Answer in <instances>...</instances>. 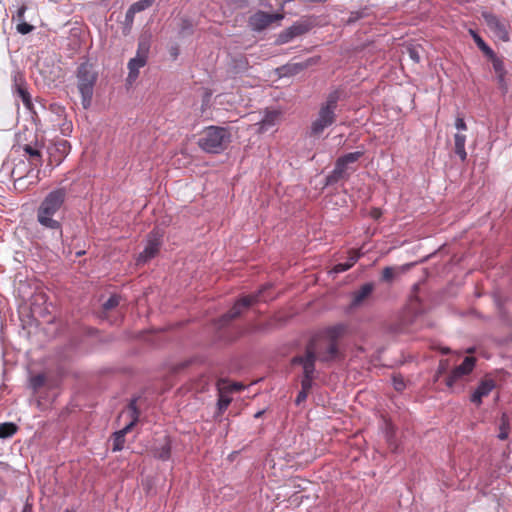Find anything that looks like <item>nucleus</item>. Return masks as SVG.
I'll list each match as a JSON object with an SVG mask.
<instances>
[{
  "label": "nucleus",
  "mask_w": 512,
  "mask_h": 512,
  "mask_svg": "<svg viewBox=\"0 0 512 512\" xmlns=\"http://www.w3.org/2000/svg\"><path fill=\"white\" fill-rule=\"evenodd\" d=\"M67 195L66 188H56L43 198L36 210L37 222L44 229L50 230L56 240L62 239L63 230L62 223L54 217L64 205Z\"/></svg>",
  "instance_id": "nucleus-1"
},
{
  "label": "nucleus",
  "mask_w": 512,
  "mask_h": 512,
  "mask_svg": "<svg viewBox=\"0 0 512 512\" xmlns=\"http://www.w3.org/2000/svg\"><path fill=\"white\" fill-rule=\"evenodd\" d=\"M344 90L335 88L331 90L325 100L320 104L316 118L311 122L309 135L320 138L323 132L337 121L338 103L343 98Z\"/></svg>",
  "instance_id": "nucleus-2"
},
{
  "label": "nucleus",
  "mask_w": 512,
  "mask_h": 512,
  "mask_svg": "<svg viewBox=\"0 0 512 512\" xmlns=\"http://www.w3.org/2000/svg\"><path fill=\"white\" fill-rule=\"evenodd\" d=\"M271 287V284H266L262 286L257 292L239 298L234 303L233 307L219 318L216 324L217 328L224 329L233 320L239 318L243 312L250 308L252 305L274 299V296L268 295V291Z\"/></svg>",
  "instance_id": "nucleus-3"
},
{
  "label": "nucleus",
  "mask_w": 512,
  "mask_h": 512,
  "mask_svg": "<svg viewBox=\"0 0 512 512\" xmlns=\"http://www.w3.org/2000/svg\"><path fill=\"white\" fill-rule=\"evenodd\" d=\"M231 137L229 128L211 125L203 130L197 144L206 153L220 154L228 148Z\"/></svg>",
  "instance_id": "nucleus-4"
},
{
  "label": "nucleus",
  "mask_w": 512,
  "mask_h": 512,
  "mask_svg": "<svg viewBox=\"0 0 512 512\" xmlns=\"http://www.w3.org/2000/svg\"><path fill=\"white\" fill-rule=\"evenodd\" d=\"M77 89L81 95V104L84 109L91 106L94 87L98 79V72L94 64L89 61L82 62L76 71Z\"/></svg>",
  "instance_id": "nucleus-5"
},
{
  "label": "nucleus",
  "mask_w": 512,
  "mask_h": 512,
  "mask_svg": "<svg viewBox=\"0 0 512 512\" xmlns=\"http://www.w3.org/2000/svg\"><path fill=\"white\" fill-rule=\"evenodd\" d=\"M314 356L311 351H308L306 355H296L292 358V365H299L302 367V379H301V390L298 392L295 404L300 405L304 402L309 394V391L313 387L315 379L316 369L314 367Z\"/></svg>",
  "instance_id": "nucleus-6"
},
{
  "label": "nucleus",
  "mask_w": 512,
  "mask_h": 512,
  "mask_svg": "<svg viewBox=\"0 0 512 512\" xmlns=\"http://www.w3.org/2000/svg\"><path fill=\"white\" fill-rule=\"evenodd\" d=\"M308 351H311L314 358V367L316 361L319 360L323 363H328L336 360L339 357L338 343L327 342L316 343L314 340L310 341L302 355H306Z\"/></svg>",
  "instance_id": "nucleus-7"
},
{
  "label": "nucleus",
  "mask_w": 512,
  "mask_h": 512,
  "mask_svg": "<svg viewBox=\"0 0 512 512\" xmlns=\"http://www.w3.org/2000/svg\"><path fill=\"white\" fill-rule=\"evenodd\" d=\"M481 17L484 20L487 27L491 32L500 40L507 42L510 39L509 36V22L508 20L497 16L496 14L483 11Z\"/></svg>",
  "instance_id": "nucleus-8"
},
{
  "label": "nucleus",
  "mask_w": 512,
  "mask_h": 512,
  "mask_svg": "<svg viewBox=\"0 0 512 512\" xmlns=\"http://www.w3.org/2000/svg\"><path fill=\"white\" fill-rule=\"evenodd\" d=\"M163 236V231L159 228L153 229L147 235V243L145 248L137 258L138 263H146L158 254L163 242Z\"/></svg>",
  "instance_id": "nucleus-9"
},
{
  "label": "nucleus",
  "mask_w": 512,
  "mask_h": 512,
  "mask_svg": "<svg viewBox=\"0 0 512 512\" xmlns=\"http://www.w3.org/2000/svg\"><path fill=\"white\" fill-rule=\"evenodd\" d=\"M475 365L476 358L473 356H466L463 362L451 369L450 373L445 378L446 387L453 390L458 381L472 373Z\"/></svg>",
  "instance_id": "nucleus-10"
},
{
  "label": "nucleus",
  "mask_w": 512,
  "mask_h": 512,
  "mask_svg": "<svg viewBox=\"0 0 512 512\" xmlns=\"http://www.w3.org/2000/svg\"><path fill=\"white\" fill-rule=\"evenodd\" d=\"M284 18L283 14L278 12H266L258 10L249 17V27L255 32H262L275 22H280Z\"/></svg>",
  "instance_id": "nucleus-11"
},
{
  "label": "nucleus",
  "mask_w": 512,
  "mask_h": 512,
  "mask_svg": "<svg viewBox=\"0 0 512 512\" xmlns=\"http://www.w3.org/2000/svg\"><path fill=\"white\" fill-rule=\"evenodd\" d=\"M307 31L308 26L306 24L295 23L277 35L276 43L280 45L286 44L294 38L305 34Z\"/></svg>",
  "instance_id": "nucleus-12"
},
{
  "label": "nucleus",
  "mask_w": 512,
  "mask_h": 512,
  "mask_svg": "<svg viewBox=\"0 0 512 512\" xmlns=\"http://www.w3.org/2000/svg\"><path fill=\"white\" fill-rule=\"evenodd\" d=\"M375 284L373 282H366L362 284L358 290L352 293V299L349 304L350 309L360 307L373 293Z\"/></svg>",
  "instance_id": "nucleus-13"
},
{
  "label": "nucleus",
  "mask_w": 512,
  "mask_h": 512,
  "mask_svg": "<svg viewBox=\"0 0 512 512\" xmlns=\"http://www.w3.org/2000/svg\"><path fill=\"white\" fill-rule=\"evenodd\" d=\"M350 172L336 160L333 170L325 177V186H333L342 180H348Z\"/></svg>",
  "instance_id": "nucleus-14"
},
{
  "label": "nucleus",
  "mask_w": 512,
  "mask_h": 512,
  "mask_svg": "<svg viewBox=\"0 0 512 512\" xmlns=\"http://www.w3.org/2000/svg\"><path fill=\"white\" fill-rule=\"evenodd\" d=\"M494 387L495 382L492 379H484L480 381L470 397L471 402L477 405L481 404L483 397L488 396Z\"/></svg>",
  "instance_id": "nucleus-15"
},
{
  "label": "nucleus",
  "mask_w": 512,
  "mask_h": 512,
  "mask_svg": "<svg viewBox=\"0 0 512 512\" xmlns=\"http://www.w3.org/2000/svg\"><path fill=\"white\" fill-rule=\"evenodd\" d=\"M127 412L130 417L129 423H127L122 429L118 430V434L126 436L133 427L138 423L140 411L137 407V398H132L127 406Z\"/></svg>",
  "instance_id": "nucleus-16"
},
{
  "label": "nucleus",
  "mask_w": 512,
  "mask_h": 512,
  "mask_svg": "<svg viewBox=\"0 0 512 512\" xmlns=\"http://www.w3.org/2000/svg\"><path fill=\"white\" fill-rule=\"evenodd\" d=\"M280 119V112L266 111L263 118L257 123L258 132L267 133L275 128Z\"/></svg>",
  "instance_id": "nucleus-17"
},
{
  "label": "nucleus",
  "mask_w": 512,
  "mask_h": 512,
  "mask_svg": "<svg viewBox=\"0 0 512 512\" xmlns=\"http://www.w3.org/2000/svg\"><path fill=\"white\" fill-rule=\"evenodd\" d=\"M171 449H172V442L169 436H165L153 450V455L155 458L167 461L171 457Z\"/></svg>",
  "instance_id": "nucleus-18"
},
{
  "label": "nucleus",
  "mask_w": 512,
  "mask_h": 512,
  "mask_svg": "<svg viewBox=\"0 0 512 512\" xmlns=\"http://www.w3.org/2000/svg\"><path fill=\"white\" fill-rule=\"evenodd\" d=\"M14 87H15L14 92L17 95V97H19L22 100V102L26 108L30 109L32 106L31 96L26 88L25 83L22 81V79H18L17 77H15Z\"/></svg>",
  "instance_id": "nucleus-19"
},
{
  "label": "nucleus",
  "mask_w": 512,
  "mask_h": 512,
  "mask_svg": "<svg viewBox=\"0 0 512 512\" xmlns=\"http://www.w3.org/2000/svg\"><path fill=\"white\" fill-rule=\"evenodd\" d=\"M146 63H147V61L141 59L140 57H133L129 60L128 65H127L128 69H129V73H128V77H127L128 82L132 83L133 81H135L137 79V77L139 76L140 68L144 67L146 65Z\"/></svg>",
  "instance_id": "nucleus-20"
},
{
  "label": "nucleus",
  "mask_w": 512,
  "mask_h": 512,
  "mask_svg": "<svg viewBox=\"0 0 512 512\" xmlns=\"http://www.w3.org/2000/svg\"><path fill=\"white\" fill-rule=\"evenodd\" d=\"M466 136L461 133H456L454 135V153L461 159V161H466L467 152L465 150Z\"/></svg>",
  "instance_id": "nucleus-21"
},
{
  "label": "nucleus",
  "mask_w": 512,
  "mask_h": 512,
  "mask_svg": "<svg viewBox=\"0 0 512 512\" xmlns=\"http://www.w3.org/2000/svg\"><path fill=\"white\" fill-rule=\"evenodd\" d=\"M359 258V253L350 254L346 261L339 262L334 265V267L332 268V273L339 274L349 270L351 267H353V265L358 261Z\"/></svg>",
  "instance_id": "nucleus-22"
},
{
  "label": "nucleus",
  "mask_w": 512,
  "mask_h": 512,
  "mask_svg": "<svg viewBox=\"0 0 512 512\" xmlns=\"http://www.w3.org/2000/svg\"><path fill=\"white\" fill-rule=\"evenodd\" d=\"M470 34L476 46L483 52L486 57H494L493 49L484 41V39L475 31L470 30Z\"/></svg>",
  "instance_id": "nucleus-23"
},
{
  "label": "nucleus",
  "mask_w": 512,
  "mask_h": 512,
  "mask_svg": "<svg viewBox=\"0 0 512 512\" xmlns=\"http://www.w3.org/2000/svg\"><path fill=\"white\" fill-rule=\"evenodd\" d=\"M344 331H345V326L343 324H337V325L328 327L325 330V336H326L327 342L338 343L337 340L339 337L342 336Z\"/></svg>",
  "instance_id": "nucleus-24"
},
{
  "label": "nucleus",
  "mask_w": 512,
  "mask_h": 512,
  "mask_svg": "<svg viewBox=\"0 0 512 512\" xmlns=\"http://www.w3.org/2000/svg\"><path fill=\"white\" fill-rule=\"evenodd\" d=\"M363 155V151L350 152L337 158V161L349 171V164L357 162Z\"/></svg>",
  "instance_id": "nucleus-25"
},
{
  "label": "nucleus",
  "mask_w": 512,
  "mask_h": 512,
  "mask_svg": "<svg viewBox=\"0 0 512 512\" xmlns=\"http://www.w3.org/2000/svg\"><path fill=\"white\" fill-rule=\"evenodd\" d=\"M46 383V376L42 373L31 375L29 377V388L33 393H37Z\"/></svg>",
  "instance_id": "nucleus-26"
},
{
  "label": "nucleus",
  "mask_w": 512,
  "mask_h": 512,
  "mask_svg": "<svg viewBox=\"0 0 512 512\" xmlns=\"http://www.w3.org/2000/svg\"><path fill=\"white\" fill-rule=\"evenodd\" d=\"M314 63H316L315 59L309 58L303 62L289 64L287 65V69L291 74H297L303 71L304 69L308 68L309 66L313 65Z\"/></svg>",
  "instance_id": "nucleus-27"
},
{
  "label": "nucleus",
  "mask_w": 512,
  "mask_h": 512,
  "mask_svg": "<svg viewBox=\"0 0 512 512\" xmlns=\"http://www.w3.org/2000/svg\"><path fill=\"white\" fill-rule=\"evenodd\" d=\"M17 425L12 422H5L0 424V438L7 439L12 437L17 432Z\"/></svg>",
  "instance_id": "nucleus-28"
},
{
  "label": "nucleus",
  "mask_w": 512,
  "mask_h": 512,
  "mask_svg": "<svg viewBox=\"0 0 512 512\" xmlns=\"http://www.w3.org/2000/svg\"><path fill=\"white\" fill-rule=\"evenodd\" d=\"M150 50L149 40L146 38H140L137 46V52L135 57H140L143 60L148 59V54Z\"/></svg>",
  "instance_id": "nucleus-29"
},
{
  "label": "nucleus",
  "mask_w": 512,
  "mask_h": 512,
  "mask_svg": "<svg viewBox=\"0 0 512 512\" xmlns=\"http://www.w3.org/2000/svg\"><path fill=\"white\" fill-rule=\"evenodd\" d=\"M509 428H510L509 419H508L507 415L505 413H503L501 416V422H500V426H499L500 431H499L497 437L502 441L506 440L509 436Z\"/></svg>",
  "instance_id": "nucleus-30"
},
{
  "label": "nucleus",
  "mask_w": 512,
  "mask_h": 512,
  "mask_svg": "<svg viewBox=\"0 0 512 512\" xmlns=\"http://www.w3.org/2000/svg\"><path fill=\"white\" fill-rule=\"evenodd\" d=\"M192 33H193V22L187 17L181 18L180 24H179V34L181 36H188V35H191Z\"/></svg>",
  "instance_id": "nucleus-31"
},
{
  "label": "nucleus",
  "mask_w": 512,
  "mask_h": 512,
  "mask_svg": "<svg viewBox=\"0 0 512 512\" xmlns=\"http://www.w3.org/2000/svg\"><path fill=\"white\" fill-rule=\"evenodd\" d=\"M451 364L448 359H441L439 361V365L436 371L435 379L438 380L440 376L442 375H448L451 371L450 369Z\"/></svg>",
  "instance_id": "nucleus-32"
},
{
  "label": "nucleus",
  "mask_w": 512,
  "mask_h": 512,
  "mask_svg": "<svg viewBox=\"0 0 512 512\" xmlns=\"http://www.w3.org/2000/svg\"><path fill=\"white\" fill-rule=\"evenodd\" d=\"M396 276V268L387 266L382 270L381 281L391 283Z\"/></svg>",
  "instance_id": "nucleus-33"
},
{
  "label": "nucleus",
  "mask_w": 512,
  "mask_h": 512,
  "mask_svg": "<svg viewBox=\"0 0 512 512\" xmlns=\"http://www.w3.org/2000/svg\"><path fill=\"white\" fill-rule=\"evenodd\" d=\"M125 445V436L118 434V432L113 433V452L121 451Z\"/></svg>",
  "instance_id": "nucleus-34"
},
{
  "label": "nucleus",
  "mask_w": 512,
  "mask_h": 512,
  "mask_svg": "<svg viewBox=\"0 0 512 512\" xmlns=\"http://www.w3.org/2000/svg\"><path fill=\"white\" fill-rule=\"evenodd\" d=\"M488 58L491 60L493 69L496 72V74H501L502 72H505L504 62L496 55L495 52L494 57L492 56Z\"/></svg>",
  "instance_id": "nucleus-35"
},
{
  "label": "nucleus",
  "mask_w": 512,
  "mask_h": 512,
  "mask_svg": "<svg viewBox=\"0 0 512 512\" xmlns=\"http://www.w3.org/2000/svg\"><path fill=\"white\" fill-rule=\"evenodd\" d=\"M120 303V297L118 295H111L104 303H103V309L104 310H111L118 306Z\"/></svg>",
  "instance_id": "nucleus-36"
},
{
  "label": "nucleus",
  "mask_w": 512,
  "mask_h": 512,
  "mask_svg": "<svg viewBox=\"0 0 512 512\" xmlns=\"http://www.w3.org/2000/svg\"><path fill=\"white\" fill-rule=\"evenodd\" d=\"M33 29L34 26L25 21H20L16 26L17 32L22 35L29 34Z\"/></svg>",
  "instance_id": "nucleus-37"
},
{
  "label": "nucleus",
  "mask_w": 512,
  "mask_h": 512,
  "mask_svg": "<svg viewBox=\"0 0 512 512\" xmlns=\"http://www.w3.org/2000/svg\"><path fill=\"white\" fill-rule=\"evenodd\" d=\"M149 7H150V5L147 2H145L144 0H139L135 3H133L129 7V9H131L134 12V14H136V13L146 10Z\"/></svg>",
  "instance_id": "nucleus-38"
},
{
  "label": "nucleus",
  "mask_w": 512,
  "mask_h": 512,
  "mask_svg": "<svg viewBox=\"0 0 512 512\" xmlns=\"http://www.w3.org/2000/svg\"><path fill=\"white\" fill-rule=\"evenodd\" d=\"M24 151L26 154H28L33 159H40L41 158V152L38 148L33 147L31 145H25Z\"/></svg>",
  "instance_id": "nucleus-39"
},
{
  "label": "nucleus",
  "mask_w": 512,
  "mask_h": 512,
  "mask_svg": "<svg viewBox=\"0 0 512 512\" xmlns=\"http://www.w3.org/2000/svg\"><path fill=\"white\" fill-rule=\"evenodd\" d=\"M136 14L131 9H127L125 13V20H124V26L127 29H130L134 23V17Z\"/></svg>",
  "instance_id": "nucleus-40"
},
{
  "label": "nucleus",
  "mask_w": 512,
  "mask_h": 512,
  "mask_svg": "<svg viewBox=\"0 0 512 512\" xmlns=\"http://www.w3.org/2000/svg\"><path fill=\"white\" fill-rule=\"evenodd\" d=\"M230 402H231L230 398L221 395L219 397V399H218V402H217L219 410L223 411V410L227 409V407L229 406Z\"/></svg>",
  "instance_id": "nucleus-41"
},
{
  "label": "nucleus",
  "mask_w": 512,
  "mask_h": 512,
  "mask_svg": "<svg viewBox=\"0 0 512 512\" xmlns=\"http://www.w3.org/2000/svg\"><path fill=\"white\" fill-rule=\"evenodd\" d=\"M393 386L397 391H403L405 389V383L402 377H393Z\"/></svg>",
  "instance_id": "nucleus-42"
},
{
  "label": "nucleus",
  "mask_w": 512,
  "mask_h": 512,
  "mask_svg": "<svg viewBox=\"0 0 512 512\" xmlns=\"http://www.w3.org/2000/svg\"><path fill=\"white\" fill-rule=\"evenodd\" d=\"M56 147H57V150L62 152V153H67V151L69 150L70 148V144L67 140H60L57 144H56Z\"/></svg>",
  "instance_id": "nucleus-43"
},
{
  "label": "nucleus",
  "mask_w": 512,
  "mask_h": 512,
  "mask_svg": "<svg viewBox=\"0 0 512 512\" xmlns=\"http://www.w3.org/2000/svg\"><path fill=\"white\" fill-rule=\"evenodd\" d=\"M27 8L25 5H22L18 8L16 15L13 16V20L23 21L24 14L26 12Z\"/></svg>",
  "instance_id": "nucleus-44"
},
{
  "label": "nucleus",
  "mask_w": 512,
  "mask_h": 512,
  "mask_svg": "<svg viewBox=\"0 0 512 512\" xmlns=\"http://www.w3.org/2000/svg\"><path fill=\"white\" fill-rule=\"evenodd\" d=\"M455 128L458 131H465L467 130V125L462 117H457L455 120Z\"/></svg>",
  "instance_id": "nucleus-45"
},
{
  "label": "nucleus",
  "mask_w": 512,
  "mask_h": 512,
  "mask_svg": "<svg viewBox=\"0 0 512 512\" xmlns=\"http://www.w3.org/2000/svg\"><path fill=\"white\" fill-rule=\"evenodd\" d=\"M409 56L416 63H418L420 61V56H419L417 50L414 48L409 49Z\"/></svg>",
  "instance_id": "nucleus-46"
},
{
  "label": "nucleus",
  "mask_w": 512,
  "mask_h": 512,
  "mask_svg": "<svg viewBox=\"0 0 512 512\" xmlns=\"http://www.w3.org/2000/svg\"><path fill=\"white\" fill-rule=\"evenodd\" d=\"M170 55L173 57V59H176L179 55V49L177 46H172L170 48Z\"/></svg>",
  "instance_id": "nucleus-47"
},
{
  "label": "nucleus",
  "mask_w": 512,
  "mask_h": 512,
  "mask_svg": "<svg viewBox=\"0 0 512 512\" xmlns=\"http://www.w3.org/2000/svg\"><path fill=\"white\" fill-rule=\"evenodd\" d=\"M245 331H246V330H245L244 328L238 327V328L236 329V335H235L234 337L230 338L229 340H231V341L235 340L236 338H238V337H240L241 335H243V334L245 333Z\"/></svg>",
  "instance_id": "nucleus-48"
},
{
  "label": "nucleus",
  "mask_w": 512,
  "mask_h": 512,
  "mask_svg": "<svg viewBox=\"0 0 512 512\" xmlns=\"http://www.w3.org/2000/svg\"><path fill=\"white\" fill-rule=\"evenodd\" d=\"M244 388V386L241 383H233L231 386V389L234 391H240Z\"/></svg>",
  "instance_id": "nucleus-49"
},
{
  "label": "nucleus",
  "mask_w": 512,
  "mask_h": 512,
  "mask_svg": "<svg viewBox=\"0 0 512 512\" xmlns=\"http://www.w3.org/2000/svg\"><path fill=\"white\" fill-rule=\"evenodd\" d=\"M499 84L503 85L505 83V72L501 74H497Z\"/></svg>",
  "instance_id": "nucleus-50"
},
{
  "label": "nucleus",
  "mask_w": 512,
  "mask_h": 512,
  "mask_svg": "<svg viewBox=\"0 0 512 512\" xmlns=\"http://www.w3.org/2000/svg\"><path fill=\"white\" fill-rule=\"evenodd\" d=\"M22 512H32V506L30 504L26 503L23 507Z\"/></svg>",
  "instance_id": "nucleus-51"
},
{
  "label": "nucleus",
  "mask_w": 512,
  "mask_h": 512,
  "mask_svg": "<svg viewBox=\"0 0 512 512\" xmlns=\"http://www.w3.org/2000/svg\"><path fill=\"white\" fill-rule=\"evenodd\" d=\"M440 351L442 354H448L451 352L450 348H448V347H442V348H440Z\"/></svg>",
  "instance_id": "nucleus-52"
},
{
  "label": "nucleus",
  "mask_w": 512,
  "mask_h": 512,
  "mask_svg": "<svg viewBox=\"0 0 512 512\" xmlns=\"http://www.w3.org/2000/svg\"><path fill=\"white\" fill-rule=\"evenodd\" d=\"M265 413V410H260L254 414V418H260Z\"/></svg>",
  "instance_id": "nucleus-53"
},
{
  "label": "nucleus",
  "mask_w": 512,
  "mask_h": 512,
  "mask_svg": "<svg viewBox=\"0 0 512 512\" xmlns=\"http://www.w3.org/2000/svg\"><path fill=\"white\" fill-rule=\"evenodd\" d=\"M84 254H85V251H84V250H80V251L76 252V256H77V257H80V256H82V255H84Z\"/></svg>",
  "instance_id": "nucleus-54"
},
{
  "label": "nucleus",
  "mask_w": 512,
  "mask_h": 512,
  "mask_svg": "<svg viewBox=\"0 0 512 512\" xmlns=\"http://www.w3.org/2000/svg\"><path fill=\"white\" fill-rule=\"evenodd\" d=\"M145 2H147L150 6L155 2V0H144Z\"/></svg>",
  "instance_id": "nucleus-55"
},
{
  "label": "nucleus",
  "mask_w": 512,
  "mask_h": 512,
  "mask_svg": "<svg viewBox=\"0 0 512 512\" xmlns=\"http://www.w3.org/2000/svg\"><path fill=\"white\" fill-rule=\"evenodd\" d=\"M473 351H474V348H469V349L467 350V352H468V353H472Z\"/></svg>",
  "instance_id": "nucleus-56"
},
{
  "label": "nucleus",
  "mask_w": 512,
  "mask_h": 512,
  "mask_svg": "<svg viewBox=\"0 0 512 512\" xmlns=\"http://www.w3.org/2000/svg\"><path fill=\"white\" fill-rule=\"evenodd\" d=\"M65 512H72V511H70V510H65Z\"/></svg>",
  "instance_id": "nucleus-57"
}]
</instances>
